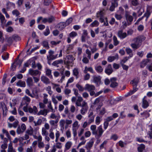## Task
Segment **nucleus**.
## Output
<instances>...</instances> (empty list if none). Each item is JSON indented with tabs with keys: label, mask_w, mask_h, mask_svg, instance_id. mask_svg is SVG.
I'll use <instances>...</instances> for the list:
<instances>
[{
	"label": "nucleus",
	"mask_w": 152,
	"mask_h": 152,
	"mask_svg": "<svg viewBox=\"0 0 152 152\" xmlns=\"http://www.w3.org/2000/svg\"><path fill=\"white\" fill-rule=\"evenodd\" d=\"M105 72L108 75H110L113 72V70L110 64L108 65L107 67L106 68Z\"/></svg>",
	"instance_id": "a211bd4d"
},
{
	"label": "nucleus",
	"mask_w": 152,
	"mask_h": 152,
	"mask_svg": "<svg viewBox=\"0 0 152 152\" xmlns=\"http://www.w3.org/2000/svg\"><path fill=\"white\" fill-rule=\"evenodd\" d=\"M7 77V75L6 74H5L4 75L2 79V84L4 85L6 81V78Z\"/></svg>",
	"instance_id": "e2e57ef3"
},
{
	"label": "nucleus",
	"mask_w": 152,
	"mask_h": 152,
	"mask_svg": "<svg viewBox=\"0 0 152 152\" xmlns=\"http://www.w3.org/2000/svg\"><path fill=\"white\" fill-rule=\"evenodd\" d=\"M131 4L133 6H136L139 4L138 0H130Z\"/></svg>",
	"instance_id": "f704fd0d"
},
{
	"label": "nucleus",
	"mask_w": 152,
	"mask_h": 152,
	"mask_svg": "<svg viewBox=\"0 0 152 152\" xmlns=\"http://www.w3.org/2000/svg\"><path fill=\"white\" fill-rule=\"evenodd\" d=\"M125 16L127 21V22L129 21V23H128V25H129L131 24V23L133 20V18L132 16L130 15L127 12L125 13Z\"/></svg>",
	"instance_id": "4468645a"
},
{
	"label": "nucleus",
	"mask_w": 152,
	"mask_h": 152,
	"mask_svg": "<svg viewBox=\"0 0 152 152\" xmlns=\"http://www.w3.org/2000/svg\"><path fill=\"white\" fill-rule=\"evenodd\" d=\"M22 63V61L20 60H17L12 64L11 69L12 71H14L16 69L17 65H19L20 66Z\"/></svg>",
	"instance_id": "423d86ee"
},
{
	"label": "nucleus",
	"mask_w": 152,
	"mask_h": 152,
	"mask_svg": "<svg viewBox=\"0 0 152 152\" xmlns=\"http://www.w3.org/2000/svg\"><path fill=\"white\" fill-rule=\"evenodd\" d=\"M145 38L143 36H140L134 39V43L131 45L132 48L136 50L141 45L142 42L145 40Z\"/></svg>",
	"instance_id": "f03ea898"
},
{
	"label": "nucleus",
	"mask_w": 152,
	"mask_h": 152,
	"mask_svg": "<svg viewBox=\"0 0 152 152\" xmlns=\"http://www.w3.org/2000/svg\"><path fill=\"white\" fill-rule=\"evenodd\" d=\"M151 14V12H150L148 10H147L146 12H145L143 16H142V17L139 18L137 20V22H139L140 20H142L143 18L145 17L146 18L145 19V21H147L148 18L149 17L150 15Z\"/></svg>",
	"instance_id": "f8f14e48"
},
{
	"label": "nucleus",
	"mask_w": 152,
	"mask_h": 152,
	"mask_svg": "<svg viewBox=\"0 0 152 152\" xmlns=\"http://www.w3.org/2000/svg\"><path fill=\"white\" fill-rule=\"evenodd\" d=\"M0 20L1 23H5L6 22L4 17L1 13H0Z\"/></svg>",
	"instance_id": "09e8293b"
},
{
	"label": "nucleus",
	"mask_w": 152,
	"mask_h": 152,
	"mask_svg": "<svg viewBox=\"0 0 152 152\" xmlns=\"http://www.w3.org/2000/svg\"><path fill=\"white\" fill-rule=\"evenodd\" d=\"M33 130L32 128H30L29 129H27L26 131V133L29 135H31L33 134Z\"/></svg>",
	"instance_id": "13d9d810"
},
{
	"label": "nucleus",
	"mask_w": 152,
	"mask_h": 152,
	"mask_svg": "<svg viewBox=\"0 0 152 152\" xmlns=\"http://www.w3.org/2000/svg\"><path fill=\"white\" fill-rule=\"evenodd\" d=\"M9 2H8L7 4L6 8V9L3 8L2 10V12L5 14L6 17L7 18H8L9 17V15L8 14H7V11L9 10Z\"/></svg>",
	"instance_id": "412c9836"
},
{
	"label": "nucleus",
	"mask_w": 152,
	"mask_h": 152,
	"mask_svg": "<svg viewBox=\"0 0 152 152\" xmlns=\"http://www.w3.org/2000/svg\"><path fill=\"white\" fill-rule=\"evenodd\" d=\"M139 79L138 78H135L132 80L131 81L130 83L132 84L133 86L137 87L139 82Z\"/></svg>",
	"instance_id": "393cba45"
},
{
	"label": "nucleus",
	"mask_w": 152,
	"mask_h": 152,
	"mask_svg": "<svg viewBox=\"0 0 152 152\" xmlns=\"http://www.w3.org/2000/svg\"><path fill=\"white\" fill-rule=\"evenodd\" d=\"M24 132V131H23L21 128H20V126H19L18 127L17 130V134H21L22 133Z\"/></svg>",
	"instance_id": "69168bd1"
},
{
	"label": "nucleus",
	"mask_w": 152,
	"mask_h": 152,
	"mask_svg": "<svg viewBox=\"0 0 152 152\" xmlns=\"http://www.w3.org/2000/svg\"><path fill=\"white\" fill-rule=\"evenodd\" d=\"M0 137L1 140H3L4 142V143L2 145H1V148L3 149H4L7 147V145L6 143L8 142V139L7 138H4V135L2 134H0Z\"/></svg>",
	"instance_id": "9d476101"
},
{
	"label": "nucleus",
	"mask_w": 152,
	"mask_h": 152,
	"mask_svg": "<svg viewBox=\"0 0 152 152\" xmlns=\"http://www.w3.org/2000/svg\"><path fill=\"white\" fill-rule=\"evenodd\" d=\"M2 132L3 134H2L4 135V134H5L8 139L10 138L9 137V133L7 130L3 129H2ZM4 138H5L4 137Z\"/></svg>",
	"instance_id": "58836bf2"
},
{
	"label": "nucleus",
	"mask_w": 152,
	"mask_h": 152,
	"mask_svg": "<svg viewBox=\"0 0 152 152\" xmlns=\"http://www.w3.org/2000/svg\"><path fill=\"white\" fill-rule=\"evenodd\" d=\"M72 21V19L71 18H70L68 19L65 23H66V26H67L70 24Z\"/></svg>",
	"instance_id": "0e129e2a"
},
{
	"label": "nucleus",
	"mask_w": 152,
	"mask_h": 152,
	"mask_svg": "<svg viewBox=\"0 0 152 152\" xmlns=\"http://www.w3.org/2000/svg\"><path fill=\"white\" fill-rule=\"evenodd\" d=\"M90 129L92 134L97 137H100L104 132L102 125L98 127L96 129V127L95 125H92L91 126Z\"/></svg>",
	"instance_id": "f257e3e1"
},
{
	"label": "nucleus",
	"mask_w": 152,
	"mask_h": 152,
	"mask_svg": "<svg viewBox=\"0 0 152 152\" xmlns=\"http://www.w3.org/2000/svg\"><path fill=\"white\" fill-rule=\"evenodd\" d=\"M138 89V88L135 87V86H133V89L132 91H130L129 92L128 94L129 96L131 95L134 94L136 91H137Z\"/></svg>",
	"instance_id": "4c0bfd02"
},
{
	"label": "nucleus",
	"mask_w": 152,
	"mask_h": 152,
	"mask_svg": "<svg viewBox=\"0 0 152 152\" xmlns=\"http://www.w3.org/2000/svg\"><path fill=\"white\" fill-rule=\"evenodd\" d=\"M54 52L51 50H50L48 52V55L47 56V60H53L56 58L58 56V54L56 55H54Z\"/></svg>",
	"instance_id": "20e7f679"
},
{
	"label": "nucleus",
	"mask_w": 152,
	"mask_h": 152,
	"mask_svg": "<svg viewBox=\"0 0 152 152\" xmlns=\"http://www.w3.org/2000/svg\"><path fill=\"white\" fill-rule=\"evenodd\" d=\"M24 101L26 102L29 103L31 101L30 99L28 96H25L23 98Z\"/></svg>",
	"instance_id": "4d7b16f0"
},
{
	"label": "nucleus",
	"mask_w": 152,
	"mask_h": 152,
	"mask_svg": "<svg viewBox=\"0 0 152 152\" xmlns=\"http://www.w3.org/2000/svg\"><path fill=\"white\" fill-rule=\"evenodd\" d=\"M99 25V22L96 20H94L90 25V26L92 27L98 26Z\"/></svg>",
	"instance_id": "49530a36"
},
{
	"label": "nucleus",
	"mask_w": 152,
	"mask_h": 152,
	"mask_svg": "<svg viewBox=\"0 0 152 152\" xmlns=\"http://www.w3.org/2000/svg\"><path fill=\"white\" fill-rule=\"evenodd\" d=\"M88 117L89 119L88 123V124H90L91 123L94 121L95 116H91Z\"/></svg>",
	"instance_id": "052dcab7"
},
{
	"label": "nucleus",
	"mask_w": 152,
	"mask_h": 152,
	"mask_svg": "<svg viewBox=\"0 0 152 152\" xmlns=\"http://www.w3.org/2000/svg\"><path fill=\"white\" fill-rule=\"evenodd\" d=\"M78 125V122L77 121H75L72 124V131L73 136L74 137L76 136L77 135V130L78 128L76 127Z\"/></svg>",
	"instance_id": "9b49d317"
},
{
	"label": "nucleus",
	"mask_w": 152,
	"mask_h": 152,
	"mask_svg": "<svg viewBox=\"0 0 152 152\" xmlns=\"http://www.w3.org/2000/svg\"><path fill=\"white\" fill-rule=\"evenodd\" d=\"M88 109V107H82L80 110L81 113L83 115H84L87 112Z\"/></svg>",
	"instance_id": "473e14b6"
},
{
	"label": "nucleus",
	"mask_w": 152,
	"mask_h": 152,
	"mask_svg": "<svg viewBox=\"0 0 152 152\" xmlns=\"http://www.w3.org/2000/svg\"><path fill=\"white\" fill-rule=\"evenodd\" d=\"M126 50L127 53L129 55V57L131 58L133 56L132 51L130 48H127L126 49Z\"/></svg>",
	"instance_id": "7c9ffc66"
},
{
	"label": "nucleus",
	"mask_w": 152,
	"mask_h": 152,
	"mask_svg": "<svg viewBox=\"0 0 152 152\" xmlns=\"http://www.w3.org/2000/svg\"><path fill=\"white\" fill-rule=\"evenodd\" d=\"M26 82L28 86H32L33 85V80L31 77H28L27 79Z\"/></svg>",
	"instance_id": "4be33fe9"
},
{
	"label": "nucleus",
	"mask_w": 152,
	"mask_h": 152,
	"mask_svg": "<svg viewBox=\"0 0 152 152\" xmlns=\"http://www.w3.org/2000/svg\"><path fill=\"white\" fill-rule=\"evenodd\" d=\"M58 118H57L55 120H50L49 121V123L52 126H54L55 124H57L58 123Z\"/></svg>",
	"instance_id": "603ef678"
},
{
	"label": "nucleus",
	"mask_w": 152,
	"mask_h": 152,
	"mask_svg": "<svg viewBox=\"0 0 152 152\" xmlns=\"http://www.w3.org/2000/svg\"><path fill=\"white\" fill-rule=\"evenodd\" d=\"M145 145L143 144H141L137 148L138 151L139 152H142L144 150L145 148Z\"/></svg>",
	"instance_id": "2f4dec72"
},
{
	"label": "nucleus",
	"mask_w": 152,
	"mask_h": 152,
	"mask_svg": "<svg viewBox=\"0 0 152 152\" xmlns=\"http://www.w3.org/2000/svg\"><path fill=\"white\" fill-rule=\"evenodd\" d=\"M141 115L142 117L145 118H147L149 117L150 115L149 113L147 111L144 112L142 113H141Z\"/></svg>",
	"instance_id": "ea45409f"
},
{
	"label": "nucleus",
	"mask_w": 152,
	"mask_h": 152,
	"mask_svg": "<svg viewBox=\"0 0 152 152\" xmlns=\"http://www.w3.org/2000/svg\"><path fill=\"white\" fill-rule=\"evenodd\" d=\"M20 37L18 35L15 34L12 36L11 39H10V44L12 43L13 40L17 41L20 40Z\"/></svg>",
	"instance_id": "6ab92c4d"
},
{
	"label": "nucleus",
	"mask_w": 152,
	"mask_h": 152,
	"mask_svg": "<svg viewBox=\"0 0 152 152\" xmlns=\"http://www.w3.org/2000/svg\"><path fill=\"white\" fill-rule=\"evenodd\" d=\"M117 36L120 39H123L127 36V33L124 32L123 30L121 29L118 31L117 33Z\"/></svg>",
	"instance_id": "39448f33"
},
{
	"label": "nucleus",
	"mask_w": 152,
	"mask_h": 152,
	"mask_svg": "<svg viewBox=\"0 0 152 152\" xmlns=\"http://www.w3.org/2000/svg\"><path fill=\"white\" fill-rule=\"evenodd\" d=\"M149 60L148 59H146L143 60L140 63V66L141 68H143L146 65L147 63L149 62Z\"/></svg>",
	"instance_id": "5701e85b"
},
{
	"label": "nucleus",
	"mask_w": 152,
	"mask_h": 152,
	"mask_svg": "<svg viewBox=\"0 0 152 152\" xmlns=\"http://www.w3.org/2000/svg\"><path fill=\"white\" fill-rule=\"evenodd\" d=\"M83 100V99L82 97L80 96H77V99L76 102L75 104L77 106H81V102Z\"/></svg>",
	"instance_id": "b1692460"
},
{
	"label": "nucleus",
	"mask_w": 152,
	"mask_h": 152,
	"mask_svg": "<svg viewBox=\"0 0 152 152\" xmlns=\"http://www.w3.org/2000/svg\"><path fill=\"white\" fill-rule=\"evenodd\" d=\"M48 111L47 109H44L43 110H41L38 113V115H47Z\"/></svg>",
	"instance_id": "c756f323"
},
{
	"label": "nucleus",
	"mask_w": 152,
	"mask_h": 152,
	"mask_svg": "<svg viewBox=\"0 0 152 152\" xmlns=\"http://www.w3.org/2000/svg\"><path fill=\"white\" fill-rule=\"evenodd\" d=\"M18 121L17 120H16L13 123H10V128L13 127L14 128H16L18 126Z\"/></svg>",
	"instance_id": "79ce46f5"
},
{
	"label": "nucleus",
	"mask_w": 152,
	"mask_h": 152,
	"mask_svg": "<svg viewBox=\"0 0 152 152\" xmlns=\"http://www.w3.org/2000/svg\"><path fill=\"white\" fill-rule=\"evenodd\" d=\"M51 70L49 69H48L46 71V74L50 78H52L53 77L51 75Z\"/></svg>",
	"instance_id": "e433bc0d"
},
{
	"label": "nucleus",
	"mask_w": 152,
	"mask_h": 152,
	"mask_svg": "<svg viewBox=\"0 0 152 152\" xmlns=\"http://www.w3.org/2000/svg\"><path fill=\"white\" fill-rule=\"evenodd\" d=\"M95 89V86L92 85L86 84L85 86V90L89 92L91 96H93L95 94V92L94 91Z\"/></svg>",
	"instance_id": "7ed1b4c3"
},
{
	"label": "nucleus",
	"mask_w": 152,
	"mask_h": 152,
	"mask_svg": "<svg viewBox=\"0 0 152 152\" xmlns=\"http://www.w3.org/2000/svg\"><path fill=\"white\" fill-rule=\"evenodd\" d=\"M77 35V34L75 31H72L69 34V36L71 37H74Z\"/></svg>",
	"instance_id": "338daca9"
},
{
	"label": "nucleus",
	"mask_w": 152,
	"mask_h": 152,
	"mask_svg": "<svg viewBox=\"0 0 152 152\" xmlns=\"http://www.w3.org/2000/svg\"><path fill=\"white\" fill-rule=\"evenodd\" d=\"M94 142V140L91 139L87 143L85 146V148L86 149L90 150L93 146Z\"/></svg>",
	"instance_id": "2eb2a0df"
},
{
	"label": "nucleus",
	"mask_w": 152,
	"mask_h": 152,
	"mask_svg": "<svg viewBox=\"0 0 152 152\" xmlns=\"http://www.w3.org/2000/svg\"><path fill=\"white\" fill-rule=\"evenodd\" d=\"M117 78L115 77H113L110 79L111 83L110 85V87L113 88H115L118 86V83L116 82Z\"/></svg>",
	"instance_id": "1a4fd4ad"
},
{
	"label": "nucleus",
	"mask_w": 152,
	"mask_h": 152,
	"mask_svg": "<svg viewBox=\"0 0 152 152\" xmlns=\"http://www.w3.org/2000/svg\"><path fill=\"white\" fill-rule=\"evenodd\" d=\"M43 33L45 36H47L50 34V31L48 26H47L46 27V30L45 31L43 32Z\"/></svg>",
	"instance_id": "8fccbe9b"
},
{
	"label": "nucleus",
	"mask_w": 152,
	"mask_h": 152,
	"mask_svg": "<svg viewBox=\"0 0 152 152\" xmlns=\"http://www.w3.org/2000/svg\"><path fill=\"white\" fill-rule=\"evenodd\" d=\"M42 122V120L41 119H38L37 122L35 121H34V123L35 124V126L40 125L41 124Z\"/></svg>",
	"instance_id": "bf43d9fd"
},
{
	"label": "nucleus",
	"mask_w": 152,
	"mask_h": 152,
	"mask_svg": "<svg viewBox=\"0 0 152 152\" xmlns=\"http://www.w3.org/2000/svg\"><path fill=\"white\" fill-rule=\"evenodd\" d=\"M3 110V115L4 116H5L7 114V109L6 107H4L2 108Z\"/></svg>",
	"instance_id": "774afa93"
},
{
	"label": "nucleus",
	"mask_w": 152,
	"mask_h": 152,
	"mask_svg": "<svg viewBox=\"0 0 152 152\" xmlns=\"http://www.w3.org/2000/svg\"><path fill=\"white\" fill-rule=\"evenodd\" d=\"M28 73L31 75L33 76L39 75V77L41 74V72L38 70H34L32 69H30L29 70Z\"/></svg>",
	"instance_id": "6e6552de"
},
{
	"label": "nucleus",
	"mask_w": 152,
	"mask_h": 152,
	"mask_svg": "<svg viewBox=\"0 0 152 152\" xmlns=\"http://www.w3.org/2000/svg\"><path fill=\"white\" fill-rule=\"evenodd\" d=\"M76 86L78 88L79 91H80L83 92L85 90V87L84 88L82 86L78 84H77Z\"/></svg>",
	"instance_id": "a19ab883"
},
{
	"label": "nucleus",
	"mask_w": 152,
	"mask_h": 152,
	"mask_svg": "<svg viewBox=\"0 0 152 152\" xmlns=\"http://www.w3.org/2000/svg\"><path fill=\"white\" fill-rule=\"evenodd\" d=\"M82 61L83 63L85 64H87L89 62V60L88 58L86 57L85 54H84L83 55Z\"/></svg>",
	"instance_id": "c03bdc74"
},
{
	"label": "nucleus",
	"mask_w": 152,
	"mask_h": 152,
	"mask_svg": "<svg viewBox=\"0 0 152 152\" xmlns=\"http://www.w3.org/2000/svg\"><path fill=\"white\" fill-rule=\"evenodd\" d=\"M73 75L76 77V78H77V76L79 74L78 69L77 68H75L73 70Z\"/></svg>",
	"instance_id": "de8ad7c7"
},
{
	"label": "nucleus",
	"mask_w": 152,
	"mask_h": 152,
	"mask_svg": "<svg viewBox=\"0 0 152 152\" xmlns=\"http://www.w3.org/2000/svg\"><path fill=\"white\" fill-rule=\"evenodd\" d=\"M12 14L13 15L17 16L20 14V13L17 10H15L12 11Z\"/></svg>",
	"instance_id": "680f3d73"
},
{
	"label": "nucleus",
	"mask_w": 152,
	"mask_h": 152,
	"mask_svg": "<svg viewBox=\"0 0 152 152\" xmlns=\"http://www.w3.org/2000/svg\"><path fill=\"white\" fill-rule=\"evenodd\" d=\"M104 12L103 11H100L99 12H98L97 13V17L98 18L100 17H103L104 15Z\"/></svg>",
	"instance_id": "864d4df0"
},
{
	"label": "nucleus",
	"mask_w": 152,
	"mask_h": 152,
	"mask_svg": "<svg viewBox=\"0 0 152 152\" xmlns=\"http://www.w3.org/2000/svg\"><path fill=\"white\" fill-rule=\"evenodd\" d=\"M72 143L71 141H68L65 145V148L66 150L69 149L71 147Z\"/></svg>",
	"instance_id": "c9c22d12"
},
{
	"label": "nucleus",
	"mask_w": 152,
	"mask_h": 152,
	"mask_svg": "<svg viewBox=\"0 0 152 152\" xmlns=\"http://www.w3.org/2000/svg\"><path fill=\"white\" fill-rule=\"evenodd\" d=\"M130 57H126L124 58L123 59H122L121 61V64H124V63L126 62L129 59Z\"/></svg>",
	"instance_id": "5fc2aeb1"
},
{
	"label": "nucleus",
	"mask_w": 152,
	"mask_h": 152,
	"mask_svg": "<svg viewBox=\"0 0 152 152\" xmlns=\"http://www.w3.org/2000/svg\"><path fill=\"white\" fill-rule=\"evenodd\" d=\"M118 56L117 54H116L115 56H110L108 58V61L109 62H111L115 59H118Z\"/></svg>",
	"instance_id": "cd10ccee"
},
{
	"label": "nucleus",
	"mask_w": 152,
	"mask_h": 152,
	"mask_svg": "<svg viewBox=\"0 0 152 152\" xmlns=\"http://www.w3.org/2000/svg\"><path fill=\"white\" fill-rule=\"evenodd\" d=\"M41 81L46 84H48L50 83L51 82L49 79L45 76H42L41 77Z\"/></svg>",
	"instance_id": "dca6fc26"
},
{
	"label": "nucleus",
	"mask_w": 152,
	"mask_h": 152,
	"mask_svg": "<svg viewBox=\"0 0 152 152\" xmlns=\"http://www.w3.org/2000/svg\"><path fill=\"white\" fill-rule=\"evenodd\" d=\"M95 69L96 70L98 73L102 72L103 70V69L102 68V66H98L96 67L95 68Z\"/></svg>",
	"instance_id": "a18cd8bd"
},
{
	"label": "nucleus",
	"mask_w": 152,
	"mask_h": 152,
	"mask_svg": "<svg viewBox=\"0 0 152 152\" xmlns=\"http://www.w3.org/2000/svg\"><path fill=\"white\" fill-rule=\"evenodd\" d=\"M42 45L47 49H48L50 48L48 45V43L47 41H43L42 44Z\"/></svg>",
	"instance_id": "72a5a7b5"
},
{
	"label": "nucleus",
	"mask_w": 152,
	"mask_h": 152,
	"mask_svg": "<svg viewBox=\"0 0 152 152\" xmlns=\"http://www.w3.org/2000/svg\"><path fill=\"white\" fill-rule=\"evenodd\" d=\"M118 0H112L111 1V5L110 8L109 10L111 11L114 10L115 7L118 6Z\"/></svg>",
	"instance_id": "0eeeda50"
},
{
	"label": "nucleus",
	"mask_w": 152,
	"mask_h": 152,
	"mask_svg": "<svg viewBox=\"0 0 152 152\" xmlns=\"http://www.w3.org/2000/svg\"><path fill=\"white\" fill-rule=\"evenodd\" d=\"M48 23H51L54 21L55 20V18L54 17L51 16L48 18Z\"/></svg>",
	"instance_id": "37998d69"
},
{
	"label": "nucleus",
	"mask_w": 152,
	"mask_h": 152,
	"mask_svg": "<svg viewBox=\"0 0 152 152\" xmlns=\"http://www.w3.org/2000/svg\"><path fill=\"white\" fill-rule=\"evenodd\" d=\"M17 86L20 87H25L26 86V83L25 81L19 80L16 83Z\"/></svg>",
	"instance_id": "aec40b11"
},
{
	"label": "nucleus",
	"mask_w": 152,
	"mask_h": 152,
	"mask_svg": "<svg viewBox=\"0 0 152 152\" xmlns=\"http://www.w3.org/2000/svg\"><path fill=\"white\" fill-rule=\"evenodd\" d=\"M74 60L73 56L70 55H68L66 56L65 63H66V64H69L72 63Z\"/></svg>",
	"instance_id": "ddd939ff"
},
{
	"label": "nucleus",
	"mask_w": 152,
	"mask_h": 152,
	"mask_svg": "<svg viewBox=\"0 0 152 152\" xmlns=\"http://www.w3.org/2000/svg\"><path fill=\"white\" fill-rule=\"evenodd\" d=\"M86 53L88 55L87 57L88 58L90 59L91 58V52L88 49H87L86 50Z\"/></svg>",
	"instance_id": "6e6d98bb"
},
{
	"label": "nucleus",
	"mask_w": 152,
	"mask_h": 152,
	"mask_svg": "<svg viewBox=\"0 0 152 152\" xmlns=\"http://www.w3.org/2000/svg\"><path fill=\"white\" fill-rule=\"evenodd\" d=\"M65 123V121L64 119L61 120L59 122L60 126L61 127V130L63 131L64 129V124Z\"/></svg>",
	"instance_id": "bb28decb"
},
{
	"label": "nucleus",
	"mask_w": 152,
	"mask_h": 152,
	"mask_svg": "<svg viewBox=\"0 0 152 152\" xmlns=\"http://www.w3.org/2000/svg\"><path fill=\"white\" fill-rule=\"evenodd\" d=\"M65 22H60L57 25V27L60 30H62L66 26Z\"/></svg>",
	"instance_id": "a878e982"
},
{
	"label": "nucleus",
	"mask_w": 152,
	"mask_h": 152,
	"mask_svg": "<svg viewBox=\"0 0 152 152\" xmlns=\"http://www.w3.org/2000/svg\"><path fill=\"white\" fill-rule=\"evenodd\" d=\"M113 40L114 42V45L115 46H116L119 43V42L117 40V37L115 36H114L113 37Z\"/></svg>",
	"instance_id": "3c124183"
},
{
	"label": "nucleus",
	"mask_w": 152,
	"mask_h": 152,
	"mask_svg": "<svg viewBox=\"0 0 152 152\" xmlns=\"http://www.w3.org/2000/svg\"><path fill=\"white\" fill-rule=\"evenodd\" d=\"M93 80L95 83H98L100 81L101 77L100 76L94 75L93 76Z\"/></svg>",
	"instance_id": "c85d7f7f"
},
{
	"label": "nucleus",
	"mask_w": 152,
	"mask_h": 152,
	"mask_svg": "<svg viewBox=\"0 0 152 152\" xmlns=\"http://www.w3.org/2000/svg\"><path fill=\"white\" fill-rule=\"evenodd\" d=\"M146 96H145L142 99V107L144 108H147L149 105L148 102L146 100Z\"/></svg>",
	"instance_id": "f3484780"
}]
</instances>
